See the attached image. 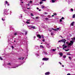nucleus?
<instances>
[{"instance_id":"nucleus-44","label":"nucleus","mask_w":75,"mask_h":75,"mask_svg":"<svg viewBox=\"0 0 75 75\" xmlns=\"http://www.w3.org/2000/svg\"><path fill=\"white\" fill-rule=\"evenodd\" d=\"M46 0H42V1H46Z\"/></svg>"},{"instance_id":"nucleus-6","label":"nucleus","mask_w":75,"mask_h":75,"mask_svg":"<svg viewBox=\"0 0 75 75\" xmlns=\"http://www.w3.org/2000/svg\"><path fill=\"white\" fill-rule=\"evenodd\" d=\"M37 37H39V39H40V38H41V36L39 34L37 35Z\"/></svg>"},{"instance_id":"nucleus-29","label":"nucleus","mask_w":75,"mask_h":75,"mask_svg":"<svg viewBox=\"0 0 75 75\" xmlns=\"http://www.w3.org/2000/svg\"><path fill=\"white\" fill-rule=\"evenodd\" d=\"M32 2H33V1H30L29 3H32Z\"/></svg>"},{"instance_id":"nucleus-38","label":"nucleus","mask_w":75,"mask_h":75,"mask_svg":"<svg viewBox=\"0 0 75 75\" xmlns=\"http://www.w3.org/2000/svg\"><path fill=\"white\" fill-rule=\"evenodd\" d=\"M2 20H3V21H4V20H5V19H3V18H2Z\"/></svg>"},{"instance_id":"nucleus-13","label":"nucleus","mask_w":75,"mask_h":75,"mask_svg":"<svg viewBox=\"0 0 75 75\" xmlns=\"http://www.w3.org/2000/svg\"><path fill=\"white\" fill-rule=\"evenodd\" d=\"M24 57H22V59L21 58H18V59H22V60H23L24 59Z\"/></svg>"},{"instance_id":"nucleus-63","label":"nucleus","mask_w":75,"mask_h":75,"mask_svg":"<svg viewBox=\"0 0 75 75\" xmlns=\"http://www.w3.org/2000/svg\"><path fill=\"white\" fill-rule=\"evenodd\" d=\"M49 31H50V32H51V31H52V30H50Z\"/></svg>"},{"instance_id":"nucleus-12","label":"nucleus","mask_w":75,"mask_h":75,"mask_svg":"<svg viewBox=\"0 0 75 75\" xmlns=\"http://www.w3.org/2000/svg\"><path fill=\"white\" fill-rule=\"evenodd\" d=\"M45 20H46L47 21V20H50V19L49 18H45Z\"/></svg>"},{"instance_id":"nucleus-56","label":"nucleus","mask_w":75,"mask_h":75,"mask_svg":"<svg viewBox=\"0 0 75 75\" xmlns=\"http://www.w3.org/2000/svg\"><path fill=\"white\" fill-rule=\"evenodd\" d=\"M37 10H39V8H37Z\"/></svg>"},{"instance_id":"nucleus-21","label":"nucleus","mask_w":75,"mask_h":75,"mask_svg":"<svg viewBox=\"0 0 75 75\" xmlns=\"http://www.w3.org/2000/svg\"><path fill=\"white\" fill-rule=\"evenodd\" d=\"M65 51H69V49L68 50H65Z\"/></svg>"},{"instance_id":"nucleus-15","label":"nucleus","mask_w":75,"mask_h":75,"mask_svg":"<svg viewBox=\"0 0 75 75\" xmlns=\"http://www.w3.org/2000/svg\"><path fill=\"white\" fill-rule=\"evenodd\" d=\"M26 23H27V24H30V22H28V21H27L26 22Z\"/></svg>"},{"instance_id":"nucleus-28","label":"nucleus","mask_w":75,"mask_h":75,"mask_svg":"<svg viewBox=\"0 0 75 75\" xmlns=\"http://www.w3.org/2000/svg\"><path fill=\"white\" fill-rule=\"evenodd\" d=\"M40 4H42V2L41 1L40 3Z\"/></svg>"},{"instance_id":"nucleus-9","label":"nucleus","mask_w":75,"mask_h":75,"mask_svg":"<svg viewBox=\"0 0 75 75\" xmlns=\"http://www.w3.org/2000/svg\"><path fill=\"white\" fill-rule=\"evenodd\" d=\"M50 74V72H48L45 73V75H49Z\"/></svg>"},{"instance_id":"nucleus-20","label":"nucleus","mask_w":75,"mask_h":75,"mask_svg":"<svg viewBox=\"0 0 75 75\" xmlns=\"http://www.w3.org/2000/svg\"><path fill=\"white\" fill-rule=\"evenodd\" d=\"M7 10V9H4V12H6V11Z\"/></svg>"},{"instance_id":"nucleus-41","label":"nucleus","mask_w":75,"mask_h":75,"mask_svg":"<svg viewBox=\"0 0 75 75\" xmlns=\"http://www.w3.org/2000/svg\"><path fill=\"white\" fill-rule=\"evenodd\" d=\"M71 11H73V9L71 8Z\"/></svg>"},{"instance_id":"nucleus-11","label":"nucleus","mask_w":75,"mask_h":75,"mask_svg":"<svg viewBox=\"0 0 75 75\" xmlns=\"http://www.w3.org/2000/svg\"><path fill=\"white\" fill-rule=\"evenodd\" d=\"M59 28H56V29H55V31H58V30H59Z\"/></svg>"},{"instance_id":"nucleus-36","label":"nucleus","mask_w":75,"mask_h":75,"mask_svg":"<svg viewBox=\"0 0 75 75\" xmlns=\"http://www.w3.org/2000/svg\"><path fill=\"white\" fill-rule=\"evenodd\" d=\"M62 19H60V20L59 21L60 22H62Z\"/></svg>"},{"instance_id":"nucleus-17","label":"nucleus","mask_w":75,"mask_h":75,"mask_svg":"<svg viewBox=\"0 0 75 75\" xmlns=\"http://www.w3.org/2000/svg\"><path fill=\"white\" fill-rule=\"evenodd\" d=\"M40 47H41V48H44V47L42 45H40Z\"/></svg>"},{"instance_id":"nucleus-30","label":"nucleus","mask_w":75,"mask_h":75,"mask_svg":"<svg viewBox=\"0 0 75 75\" xmlns=\"http://www.w3.org/2000/svg\"><path fill=\"white\" fill-rule=\"evenodd\" d=\"M5 3H6V4H7L8 3V2L7 1H6V2Z\"/></svg>"},{"instance_id":"nucleus-39","label":"nucleus","mask_w":75,"mask_h":75,"mask_svg":"<svg viewBox=\"0 0 75 75\" xmlns=\"http://www.w3.org/2000/svg\"><path fill=\"white\" fill-rule=\"evenodd\" d=\"M52 51H53L54 52V51H55V50L53 49Z\"/></svg>"},{"instance_id":"nucleus-10","label":"nucleus","mask_w":75,"mask_h":75,"mask_svg":"<svg viewBox=\"0 0 75 75\" xmlns=\"http://www.w3.org/2000/svg\"><path fill=\"white\" fill-rule=\"evenodd\" d=\"M59 54H60V55L61 56V57H62V56L63 55V53H62L60 52L59 53Z\"/></svg>"},{"instance_id":"nucleus-57","label":"nucleus","mask_w":75,"mask_h":75,"mask_svg":"<svg viewBox=\"0 0 75 75\" xmlns=\"http://www.w3.org/2000/svg\"><path fill=\"white\" fill-rule=\"evenodd\" d=\"M30 19L28 20L27 21H30Z\"/></svg>"},{"instance_id":"nucleus-5","label":"nucleus","mask_w":75,"mask_h":75,"mask_svg":"<svg viewBox=\"0 0 75 75\" xmlns=\"http://www.w3.org/2000/svg\"><path fill=\"white\" fill-rule=\"evenodd\" d=\"M21 65V64H18V65H16V67H12V68H16V67H18V66H20V65Z\"/></svg>"},{"instance_id":"nucleus-3","label":"nucleus","mask_w":75,"mask_h":75,"mask_svg":"<svg viewBox=\"0 0 75 75\" xmlns=\"http://www.w3.org/2000/svg\"><path fill=\"white\" fill-rule=\"evenodd\" d=\"M43 61H48V58H44L42 59Z\"/></svg>"},{"instance_id":"nucleus-8","label":"nucleus","mask_w":75,"mask_h":75,"mask_svg":"<svg viewBox=\"0 0 75 75\" xmlns=\"http://www.w3.org/2000/svg\"><path fill=\"white\" fill-rule=\"evenodd\" d=\"M46 45H46V47H48V48L50 47V44L49 43H46Z\"/></svg>"},{"instance_id":"nucleus-55","label":"nucleus","mask_w":75,"mask_h":75,"mask_svg":"<svg viewBox=\"0 0 75 75\" xmlns=\"http://www.w3.org/2000/svg\"><path fill=\"white\" fill-rule=\"evenodd\" d=\"M54 15H52V17H54Z\"/></svg>"},{"instance_id":"nucleus-34","label":"nucleus","mask_w":75,"mask_h":75,"mask_svg":"<svg viewBox=\"0 0 75 75\" xmlns=\"http://www.w3.org/2000/svg\"><path fill=\"white\" fill-rule=\"evenodd\" d=\"M30 15H31V16H34V15H33V13H30Z\"/></svg>"},{"instance_id":"nucleus-37","label":"nucleus","mask_w":75,"mask_h":75,"mask_svg":"<svg viewBox=\"0 0 75 75\" xmlns=\"http://www.w3.org/2000/svg\"><path fill=\"white\" fill-rule=\"evenodd\" d=\"M36 56H37V57H38V56H39V55H38V54H36Z\"/></svg>"},{"instance_id":"nucleus-59","label":"nucleus","mask_w":75,"mask_h":75,"mask_svg":"<svg viewBox=\"0 0 75 75\" xmlns=\"http://www.w3.org/2000/svg\"><path fill=\"white\" fill-rule=\"evenodd\" d=\"M27 9H30V8H27Z\"/></svg>"},{"instance_id":"nucleus-64","label":"nucleus","mask_w":75,"mask_h":75,"mask_svg":"<svg viewBox=\"0 0 75 75\" xmlns=\"http://www.w3.org/2000/svg\"><path fill=\"white\" fill-rule=\"evenodd\" d=\"M34 38H35V36L34 37Z\"/></svg>"},{"instance_id":"nucleus-25","label":"nucleus","mask_w":75,"mask_h":75,"mask_svg":"<svg viewBox=\"0 0 75 75\" xmlns=\"http://www.w3.org/2000/svg\"><path fill=\"white\" fill-rule=\"evenodd\" d=\"M58 42H62V40H59Z\"/></svg>"},{"instance_id":"nucleus-19","label":"nucleus","mask_w":75,"mask_h":75,"mask_svg":"<svg viewBox=\"0 0 75 75\" xmlns=\"http://www.w3.org/2000/svg\"><path fill=\"white\" fill-rule=\"evenodd\" d=\"M42 8H44V6L43 5H42Z\"/></svg>"},{"instance_id":"nucleus-61","label":"nucleus","mask_w":75,"mask_h":75,"mask_svg":"<svg viewBox=\"0 0 75 75\" xmlns=\"http://www.w3.org/2000/svg\"><path fill=\"white\" fill-rule=\"evenodd\" d=\"M62 67H64V65H62Z\"/></svg>"},{"instance_id":"nucleus-31","label":"nucleus","mask_w":75,"mask_h":75,"mask_svg":"<svg viewBox=\"0 0 75 75\" xmlns=\"http://www.w3.org/2000/svg\"><path fill=\"white\" fill-rule=\"evenodd\" d=\"M69 58L70 60H71V59H72L71 57H69Z\"/></svg>"},{"instance_id":"nucleus-48","label":"nucleus","mask_w":75,"mask_h":75,"mask_svg":"<svg viewBox=\"0 0 75 75\" xmlns=\"http://www.w3.org/2000/svg\"><path fill=\"white\" fill-rule=\"evenodd\" d=\"M27 32H26L25 33V35H27Z\"/></svg>"},{"instance_id":"nucleus-2","label":"nucleus","mask_w":75,"mask_h":75,"mask_svg":"<svg viewBox=\"0 0 75 75\" xmlns=\"http://www.w3.org/2000/svg\"><path fill=\"white\" fill-rule=\"evenodd\" d=\"M28 27L29 28V29H30V30H31V28L35 29V26H33L31 25L28 26Z\"/></svg>"},{"instance_id":"nucleus-58","label":"nucleus","mask_w":75,"mask_h":75,"mask_svg":"<svg viewBox=\"0 0 75 75\" xmlns=\"http://www.w3.org/2000/svg\"><path fill=\"white\" fill-rule=\"evenodd\" d=\"M73 39L74 40H75V38H73Z\"/></svg>"},{"instance_id":"nucleus-47","label":"nucleus","mask_w":75,"mask_h":75,"mask_svg":"<svg viewBox=\"0 0 75 75\" xmlns=\"http://www.w3.org/2000/svg\"><path fill=\"white\" fill-rule=\"evenodd\" d=\"M67 75H71L70 73H68L67 74Z\"/></svg>"},{"instance_id":"nucleus-14","label":"nucleus","mask_w":75,"mask_h":75,"mask_svg":"<svg viewBox=\"0 0 75 75\" xmlns=\"http://www.w3.org/2000/svg\"><path fill=\"white\" fill-rule=\"evenodd\" d=\"M72 18H75V14H74L73 15Z\"/></svg>"},{"instance_id":"nucleus-32","label":"nucleus","mask_w":75,"mask_h":75,"mask_svg":"<svg viewBox=\"0 0 75 75\" xmlns=\"http://www.w3.org/2000/svg\"><path fill=\"white\" fill-rule=\"evenodd\" d=\"M23 11H24L25 13H26V10H24Z\"/></svg>"},{"instance_id":"nucleus-7","label":"nucleus","mask_w":75,"mask_h":75,"mask_svg":"<svg viewBox=\"0 0 75 75\" xmlns=\"http://www.w3.org/2000/svg\"><path fill=\"white\" fill-rule=\"evenodd\" d=\"M75 23L74 22H73L72 23H71L70 25H71V26H73L74 25V24Z\"/></svg>"},{"instance_id":"nucleus-23","label":"nucleus","mask_w":75,"mask_h":75,"mask_svg":"<svg viewBox=\"0 0 75 75\" xmlns=\"http://www.w3.org/2000/svg\"><path fill=\"white\" fill-rule=\"evenodd\" d=\"M53 14L54 16H57V14L55 13H53Z\"/></svg>"},{"instance_id":"nucleus-42","label":"nucleus","mask_w":75,"mask_h":75,"mask_svg":"<svg viewBox=\"0 0 75 75\" xmlns=\"http://www.w3.org/2000/svg\"><path fill=\"white\" fill-rule=\"evenodd\" d=\"M11 47L12 48V49H14V47H13V46H12Z\"/></svg>"},{"instance_id":"nucleus-16","label":"nucleus","mask_w":75,"mask_h":75,"mask_svg":"<svg viewBox=\"0 0 75 75\" xmlns=\"http://www.w3.org/2000/svg\"><path fill=\"white\" fill-rule=\"evenodd\" d=\"M52 3H55V1H54V0H52Z\"/></svg>"},{"instance_id":"nucleus-45","label":"nucleus","mask_w":75,"mask_h":75,"mask_svg":"<svg viewBox=\"0 0 75 75\" xmlns=\"http://www.w3.org/2000/svg\"><path fill=\"white\" fill-rule=\"evenodd\" d=\"M65 43L64 44L62 45L63 47H64V46H65Z\"/></svg>"},{"instance_id":"nucleus-52","label":"nucleus","mask_w":75,"mask_h":75,"mask_svg":"<svg viewBox=\"0 0 75 75\" xmlns=\"http://www.w3.org/2000/svg\"><path fill=\"white\" fill-rule=\"evenodd\" d=\"M67 55H72V54H67Z\"/></svg>"},{"instance_id":"nucleus-26","label":"nucleus","mask_w":75,"mask_h":75,"mask_svg":"<svg viewBox=\"0 0 75 75\" xmlns=\"http://www.w3.org/2000/svg\"><path fill=\"white\" fill-rule=\"evenodd\" d=\"M41 37L43 38H44V35H42Z\"/></svg>"},{"instance_id":"nucleus-49","label":"nucleus","mask_w":75,"mask_h":75,"mask_svg":"<svg viewBox=\"0 0 75 75\" xmlns=\"http://www.w3.org/2000/svg\"><path fill=\"white\" fill-rule=\"evenodd\" d=\"M43 42H44L45 41V40L43 39V40H42Z\"/></svg>"},{"instance_id":"nucleus-27","label":"nucleus","mask_w":75,"mask_h":75,"mask_svg":"<svg viewBox=\"0 0 75 75\" xmlns=\"http://www.w3.org/2000/svg\"><path fill=\"white\" fill-rule=\"evenodd\" d=\"M0 59L1 60H2L3 59V58L1 57H0Z\"/></svg>"},{"instance_id":"nucleus-46","label":"nucleus","mask_w":75,"mask_h":75,"mask_svg":"<svg viewBox=\"0 0 75 75\" xmlns=\"http://www.w3.org/2000/svg\"><path fill=\"white\" fill-rule=\"evenodd\" d=\"M52 29L53 30H54V31H55V29H54V28H52Z\"/></svg>"},{"instance_id":"nucleus-35","label":"nucleus","mask_w":75,"mask_h":75,"mask_svg":"<svg viewBox=\"0 0 75 75\" xmlns=\"http://www.w3.org/2000/svg\"><path fill=\"white\" fill-rule=\"evenodd\" d=\"M15 35H17V33H15L14 34Z\"/></svg>"},{"instance_id":"nucleus-4","label":"nucleus","mask_w":75,"mask_h":75,"mask_svg":"<svg viewBox=\"0 0 75 75\" xmlns=\"http://www.w3.org/2000/svg\"><path fill=\"white\" fill-rule=\"evenodd\" d=\"M67 40H66L65 39H62V42H64V43H65V41H66Z\"/></svg>"},{"instance_id":"nucleus-22","label":"nucleus","mask_w":75,"mask_h":75,"mask_svg":"<svg viewBox=\"0 0 75 75\" xmlns=\"http://www.w3.org/2000/svg\"><path fill=\"white\" fill-rule=\"evenodd\" d=\"M66 55H64L63 56V58H66Z\"/></svg>"},{"instance_id":"nucleus-54","label":"nucleus","mask_w":75,"mask_h":75,"mask_svg":"<svg viewBox=\"0 0 75 75\" xmlns=\"http://www.w3.org/2000/svg\"><path fill=\"white\" fill-rule=\"evenodd\" d=\"M64 48H64V46H63V50H65V49H64Z\"/></svg>"},{"instance_id":"nucleus-33","label":"nucleus","mask_w":75,"mask_h":75,"mask_svg":"<svg viewBox=\"0 0 75 75\" xmlns=\"http://www.w3.org/2000/svg\"><path fill=\"white\" fill-rule=\"evenodd\" d=\"M64 18L63 17H62V18H61L62 20H64Z\"/></svg>"},{"instance_id":"nucleus-53","label":"nucleus","mask_w":75,"mask_h":75,"mask_svg":"<svg viewBox=\"0 0 75 75\" xmlns=\"http://www.w3.org/2000/svg\"><path fill=\"white\" fill-rule=\"evenodd\" d=\"M3 14H4V15L6 14V13H5V12H4V13H3Z\"/></svg>"},{"instance_id":"nucleus-24","label":"nucleus","mask_w":75,"mask_h":75,"mask_svg":"<svg viewBox=\"0 0 75 75\" xmlns=\"http://www.w3.org/2000/svg\"><path fill=\"white\" fill-rule=\"evenodd\" d=\"M64 48H67V47H68V46H64Z\"/></svg>"},{"instance_id":"nucleus-51","label":"nucleus","mask_w":75,"mask_h":75,"mask_svg":"<svg viewBox=\"0 0 75 75\" xmlns=\"http://www.w3.org/2000/svg\"><path fill=\"white\" fill-rule=\"evenodd\" d=\"M66 44H68H68H68V42H66Z\"/></svg>"},{"instance_id":"nucleus-40","label":"nucleus","mask_w":75,"mask_h":75,"mask_svg":"<svg viewBox=\"0 0 75 75\" xmlns=\"http://www.w3.org/2000/svg\"><path fill=\"white\" fill-rule=\"evenodd\" d=\"M8 64L9 65H11V64H10V63H8Z\"/></svg>"},{"instance_id":"nucleus-62","label":"nucleus","mask_w":75,"mask_h":75,"mask_svg":"<svg viewBox=\"0 0 75 75\" xmlns=\"http://www.w3.org/2000/svg\"><path fill=\"white\" fill-rule=\"evenodd\" d=\"M36 18H38V17H36Z\"/></svg>"},{"instance_id":"nucleus-50","label":"nucleus","mask_w":75,"mask_h":75,"mask_svg":"<svg viewBox=\"0 0 75 75\" xmlns=\"http://www.w3.org/2000/svg\"><path fill=\"white\" fill-rule=\"evenodd\" d=\"M53 34H53V33H51V35H53Z\"/></svg>"},{"instance_id":"nucleus-1","label":"nucleus","mask_w":75,"mask_h":75,"mask_svg":"<svg viewBox=\"0 0 75 75\" xmlns=\"http://www.w3.org/2000/svg\"><path fill=\"white\" fill-rule=\"evenodd\" d=\"M71 40H72V41H70V43H69L68 45H70V46H71V45H73V44H74V38H71Z\"/></svg>"},{"instance_id":"nucleus-43","label":"nucleus","mask_w":75,"mask_h":75,"mask_svg":"<svg viewBox=\"0 0 75 75\" xmlns=\"http://www.w3.org/2000/svg\"><path fill=\"white\" fill-rule=\"evenodd\" d=\"M59 63L60 64V65H62V64L61 63V62H59Z\"/></svg>"},{"instance_id":"nucleus-60","label":"nucleus","mask_w":75,"mask_h":75,"mask_svg":"<svg viewBox=\"0 0 75 75\" xmlns=\"http://www.w3.org/2000/svg\"><path fill=\"white\" fill-rule=\"evenodd\" d=\"M45 13L46 14H47V12H45Z\"/></svg>"},{"instance_id":"nucleus-18","label":"nucleus","mask_w":75,"mask_h":75,"mask_svg":"<svg viewBox=\"0 0 75 75\" xmlns=\"http://www.w3.org/2000/svg\"><path fill=\"white\" fill-rule=\"evenodd\" d=\"M41 16H42V17H44V15H41Z\"/></svg>"}]
</instances>
